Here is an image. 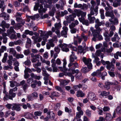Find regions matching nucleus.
I'll list each match as a JSON object with an SVG mask.
<instances>
[{
    "mask_svg": "<svg viewBox=\"0 0 121 121\" xmlns=\"http://www.w3.org/2000/svg\"><path fill=\"white\" fill-rule=\"evenodd\" d=\"M38 3H35V5L34 7V10L36 11L38 9L39 13L41 15H42L43 13L45 12L47 10V9H43L42 4H39V3H41L42 4L44 3L43 0H38Z\"/></svg>",
    "mask_w": 121,
    "mask_h": 121,
    "instance_id": "1",
    "label": "nucleus"
},
{
    "mask_svg": "<svg viewBox=\"0 0 121 121\" xmlns=\"http://www.w3.org/2000/svg\"><path fill=\"white\" fill-rule=\"evenodd\" d=\"M113 50V48L112 46H111L110 48L108 49H105L104 48L101 49V50H98L96 51L95 55L96 56H100L101 58L102 59L103 58V54L101 53V52H106L108 53L112 52Z\"/></svg>",
    "mask_w": 121,
    "mask_h": 121,
    "instance_id": "2",
    "label": "nucleus"
},
{
    "mask_svg": "<svg viewBox=\"0 0 121 121\" xmlns=\"http://www.w3.org/2000/svg\"><path fill=\"white\" fill-rule=\"evenodd\" d=\"M39 33L40 34V36L42 38L43 40H46L48 38L49 36H51L52 33L51 31H49L46 32L45 31L39 30Z\"/></svg>",
    "mask_w": 121,
    "mask_h": 121,
    "instance_id": "3",
    "label": "nucleus"
},
{
    "mask_svg": "<svg viewBox=\"0 0 121 121\" xmlns=\"http://www.w3.org/2000/svg\"><path fill=\"white\" fill-rule=\"evenodd\" d=\"M61 26V25L60 23H56L55 24V28L53 27L52 28V30L53 32H54L56 29V30L55 31V33L57 34V36L59 38L60 37L61 35L60 34V31L58 29L60 28Z\"/></svg>",
    "mask_w": 121,
    "mask_h": 121,
    "instance_id": "4",
    "label": "nucleus"
},
{
    "mask_svg": "<svg viewBox=\"0 0 121 121\" xmlns=\"http://www.w3.org/2000/svg\"><path fill=\"white\" fill-rule=\"evenodd\" d=\"M76 14L73 13L69 15L66 16L65 18L67 22L70 23L74 20V18L76 17Z\"/></svg>",
    "mask_w": 121,
    "mask_h": 121,
    "instance_id": "5",
    "label": "nucleus"
},
{
    "mask_svg": "<svg viewBox=\"0 0 121 121\" xmlns=\"http://www.w3.org/2000/svg\"><path fill=\"white\" fill-rule=\"evenodd\" d=\"M62 42V40H59V42L60 43V44H59V47L61 48L63 51L66 52H68L69 51V49L67 48L68 46V45L66 44H61Z\"/></svg>",
    "mask_w": 121,
    "mask_h": 121,
    "instance_id": "6",
    "label": "nucleus"
},
{
    "mask_svg": "<svg viewBox=\"0 0 121 121\" xmlns=\"http://www.w3.org/2000/svg\"><path fill=\"white\" fill-rule=\"evenodd\" d=\"M92 32L94 37V38L92 39L93 40H95L94 39L95 38H97L99 40L103 39V38L102 35L96 30H94L92 31Z\"/></svg>",
    "mask_w": 121,
    "mask_h": 121,
    "instance_id": "7",
    "label": "nucleus"
},
{
    "mask_svg": "<svg viewBox=\"0 0 121 121\" xmlns=\"http://www.w3.org/2000/svg\"><path fill=\"white\" fill-rule=\"evenodd\" d=\"M98 7L97 6H96L95 9L94 8H92V7H91L90 9V13L88 14H90L91 16L93 15L96 16L98 13Z\"/></svg>",
    "mask_w": 121,
    "mask_h": 121,
    "instance_id": "8",
    "label": "nucleus"
},
{
    "mask_svg": "<svg viewBox=\"0 0 121 121\" xmlns=\"http://www.w3.org/2000/svg\"><path fill=\"white\" fill-rule=\"evenodd\" d=\"M83 61L88 66L89 69L92 68V65L91 63V60L90 59H87L85 57H83L82 59Z\"/></svg>",
    "mask_w": 121,
    "mask_h": 121,
    "instance_id": "9",
    "label": "nucleus"
},
{
    "mask_svg": "<svg viewBox=\"0 0 121 121\" xmlns=\"http://www.w3.org/2000/svg\"><path fill=\"white\" fill-rule=\"evenodd\" d=\"M87 97L89 99L91 100H94L97 99V97L95 94L92 92L88 93L87 95Z\"/></svg>",
    "mask_w": 121,
    "mask_h": 121,
    "instance_id": "10",
    "label": "nucleus"
},
{
    "mask_svg": "<svg viewBox=\"0 0 121 121\" xmlns=\"http://www.w3.org/2000/svg\"><path fill=\"white\" fill-rule=\"evenodd\" d=\"M111 3H113V6L115 7H116L121 5L120 1L121 0H108Z\"/></svg>",
    "mask_w": 121,
    "mask_h": 121,
    "instance_id": "11",
    "label": "nucleus"
},
{
    "mask_svg": "<svg viewBox=\"0 0 121 121\" xmlns=\"http://www.w3.org/2000/svg\"><path fill=\"white\" fill-rule=\"evenodd\" d=\"M76 14L78 17H79L81 16V18H84V17L86 16V13L85 12H83L82 11H79L77 10L76 11Z\"/></svg>",
    "mask_w": 121,
    "mask_h": 121,
    "instance_id": "12",
    "label": "nucleus"
},
{
    "mask_svg": "<svg viewBox=\"0 0 121 121\" xmlns=\"http://www.w3.org/2000/svg\"><path fill=\"white\" fill-rule=\"evenodd\" d=\"M74 72L76 73L75 77L77 79H80L82 78L81 73V72H79L78 70H76L74 71L73 70L72 73L73 74Z\"/></svg>",
    "mask_w": 121,
    "mask_h": 121,
    "instance_id": "13",
    "label": "nucleus"
},
{
    "mask_svg": "<svg viewBox=\"0 0 121 121\" xmlns=\"http://www.w3.org/2000/svg\"><path fill=\"white\" fill-rule=\"evenodd\" d=\"M25 67L26 69L24 70L25 74L24 77L25 78H26L30 76V75L28 73H30L31 72V71L30 69L28 68H26V67Z\"/></svg>",
    "mask_w": 121,
    "mask_h": 121,
    "instance_id": "14",
    "label": "nucleus"
},
{
    "mask_svg": "<svg viewBox=\"0 0 121 121\" xmlns=\"http://www.w3.org/2000/svg\"><path fill=\"white\" fill-rule=\"evenodd\" d=\"M21 106V105L20 104H13L12 109L13 110H15L17 111H19L21 109L20 108Z\"/></svg>",
    "mask_w": 121,
    "mask_h": 121,
    "instance_id": "15",
    "label": "nucleus"
},
{
    "mask_svg": "<svg viewBox=\"0 0 121 121\" xmlns=\"http://www.w3.org/2000/svg\"><path fill=\"white\" fill-rule=\"evenodd\" d=\"M109 11H107L105 13V16L106 17H110L111 18H113L114 17L113 12L112 10H109Z\"/></svg>",
    "mask_w": 121,
    "mask_h": 121,
    "instance_id": "16",
    "label": "nucleus"
},
{
    "mask_svg": "<svg viewBox=\"0 0 121 121\" xmlns=\"http://www.w3.org/2000/svg\"><path fill=\"white\" fill-rule=\"evenodd\" d=\"M79 20L83 24L85 25L86 26H88L89 24L88 21L87 20H85L84 18L79 17Z\"/></svg>",
    "mask_w": 121,
    "mask_h": 121,
    "instance_id": "17",
    "label": "nucleus"
},
{
    "mask_svg": "<svg viewBox=\"0 0 121 121\" xmlns=\"http://www.w3.org/2000/svg\"><path fill=\"white\" fill-rule=\"evenodd\" d=\"M91 5L90 3H87V4L85 3H83L82 4V6L80 8L81 9L84 10H87L89 7Z\"/></svg>",
    "mask_w": 121,
    "mask_h": 121,
    "instance_id": "18",
    "label": "nucleus"
},
{
    "mask_svg": "<svg viewBox=\"0 0 121 121\" xmlns=\"http://www.w3.org/2000/svg\"><path fill=\"white\" fill-rule=\"evenodd\" d=\"M83 111H80L77 112L76 117L74 118V121H77V119L80 118L81 117V115H83Z\"/></svg>",
    "mask_w": 121,
    "mask_h": 121,
    "instance_id": "19",
    "label": "nucleus"
},
{
    "mask_svg": "<svg viewBox=\"0 0 121 121\" xmlns=\"http://www.w3.org/2000/svg\"><path fill=\"white\" fill-rule=\"evenodd\" d=\"M39 58H40L41 59H42V56L38 54L35 55L34 57L31 60L32 62L33 63L36 62Z\"/></svg>",
    "mask_w": 121,
    "mask_h": 121,
    "instance_id": "20",
    "label": "nucleus"
},
{
    "mask_svg": "<svg viewBox=\"0 0 121 121\" xmlns=\"http://www.w3.org/2000/svg\"><path fill=\"white\" fill-rule=\"evenodd\" d=\"M25 33L27 35L29 34L31 36L33 35H35L36 36H38L39 35L36 32H35L34 33L33 31H30L28 30H25Z\"/></svg>",
    "mask_w": 121,
    "mask_h": 121,
    "instance_id": "21",
    "label": "nucleus"
},
{
    "mask_svg": "<svg viewBox=\"0 0 121 121\" xmlns=\"http://www.w3.org/2000/svg\"><path fill=\"white\" fill-rule=\"evenodd\" d=\"M53 40L52 39L49 40L48 43L47 44V48L48 49H49L50 47H53L54 46V44L53 43Z\"/></svg>",
    "mask_w": 121,
    "mask_h": 121,
    "instance_id": "22",
    "label": "nucleus"
},
{
    "mask_svg": "<svg viewBox=\"0 0 121 121\" xmlns=\"http://www.w3.org/2000/svg\"><path fill=\"white\" fill-rule=\"evenodd\" d=\"M69 80H66L63 79H60V85L61 86H64L67 85L69 82Z\"/></svg>",
    "mask_w": 121,
    "mask_h": 121,
    "instance_id": "23",
    "label": "nucleus"
},
{
    "mask_svg": "<svg viewBox=\"0 0 121 121\" xmlns=\"http://www.w3.org/2000/svg\"><path fill=\"white\" fill-rule=\"evenodd\" d=\"M107 68L109 70L112 71H114V65L110 63L109 64H108L106 66Z\"/></svg>",
    "mask_w": 121,
    "mask_h": 121,
    "instance_id": "24",
    "label": "nucleus"
},
{
    "mask_svg": "<svg viewBox=\"0 0 121 121\" xmlns=\"http://www.w3.org/2000/svg\"><path fill=\"white\" fill-rule=\"evenodd\" d=\"M7 52L10 54H13V56H15L16 54V51L13 48H10L8 49Z\"/></svg>",
    "mask_w": 121,
    "mask_h": 121,
    "instance_id": "25",
    "label": "nucleus"
},
{
    "mask_svg": "<svg viewBox=\"0 0 121 121\" xmlns=\"http://www.w3.org/2000/svg\"><path fill=\"white\" fill-rule=\"evenodd\" d=\"M120 39L118 36V34L117 33L115 32L114 33V37L111 39V40L112 42H115L117 40H119Z\"/></svg>",
    "mask_w": 121,
    "mask_h": 121,
    "instance_id": "26",
    "label": "nucleus"
},
{
    "mask_svg": "<svg viewBox=\"0 0 121 121\" xmlns=\"http://www.w3.org/2000/svg\"><path fill=\"white\" fill-rule=\"evenodd\" d=\"M88 19L90 23H93L94 22L95 18L94 17H91L90 14L88 15Z\"/></svg>",
    "mask_w": 121,
    "mask_h": 121,
    "instance_id": "27",
    "label": "nucleus"
},
{
    "mask_svg": "<svg viewBox=\"0 0 121 121\" xmlns=\"http://www.w3.org/2000/svg\"><path fill=\"white\" fill-rule=\"evenodd\" d=\"M12 33H15L16 32L13 29V27H10V29L7 30V34L8 36H9Z\"/></svg>",
    "mask_w": 121,
    "mask_h": 121,
    "instance_id": "28",
    "label": "nucleus"
},
{
    "mask_svg": "<svg viewBox=\"0 0 121 121\" xmlns=\"http://www.w3.org/2000/svg\"><path fill=\"white\" fill-rule=\"evenodd\" d=\"M77 95L78 97H83L85 96V95L81 90H79L77 92Z\"/></svg>",
    "mask_w": 121,
    "mask_h": 121,
    "instance_id": "29",
    "label": "nucleus"
},
{
    "mask_svg": "<svg viewBox=\"0 0 121 121\" xmlns=\"http://www.w3.org/2000/svg\"><path fill=\"white\" fill-rule=\"evenodd\" d=\"M59 94L57 92H53L51 93V96L50 97L52 99H53V97H57L59 96Z\"/></svg>",
    "mask_w": 121,
    "mask_h": 121,
    "instance_id": "30",
    "label": "nucleus"
},
{
    "mask_svg": "<svg viewBox=\"0 0 121 121\" xmlns=\"http://www.w3.org/2000/svg\"><path fill=\"white\" fill-rule=\"evenodd\" d=\"M99 70L96 71V72H94L91 74V75L92 76H97L98 77H101V73H100V72L99 71Z\"/></svg>",
    "mask_w": 121,
    "mask_h": 121,
    "instance_id": "31",
    "label": "nucleus"
},
{
    "mask_svg": "<svg viewBox=\"0 0 121 121\" xmlns=\"http://www.w3.org/2000/svg\"><path fill=\"white\" fill-rule=\"evenodd\" d=\"M109 94V92H107L106 91H103L101 92L99 95H101L103 97H105L106 98Z\"/></svg>",
    "mask_w": 121,
    "mask_h": 121,
    "instance_id": "32",
    "label": "nucleus"
},
{
    "mask_svg": "<svg viewBox=\"0 0 121 121\" xmlns=\"http://www.w3.org/2000/svg\"><path fill=\"white\" fill-rule=\"evenodd\" d=\"M114 22H113L112 19H109V21L110 22L111 24H113L115 25H117L118 24V21L117 19L116 18H114Z\"/></svg>",
    "mask_w": 121,
    "mask_h": 121,
    "instance_id": "33",
    "label": "nucleus"
},
{
    "mask_svg": "<svg viewBox=\"0 0 121 121\" xmlns=\"http://www.w3.org/2000/svg\"><path fill=\"white\" fill-rule=\"evenodd\" d=\"M103 22L104 21H103L101 22H100L99 20L97 19L95 21V22L96 23L95 25H96L99 26H100L104 24V23Z\"/></svg>",
    "mask_w": 121,
    "mask_h": 121,
    "instance_id": "34",
    "label": "nucleus"
},
{
    "mask_svg": "<svg viewBox=\"0 0 121 121\" xmlns=\"http://www.w3.org/2000/svg\"><path fill=\"white\" fill-rule=\"evenodd\" d=\"M112 118V117L110 114L108 113L106 114L105 119L107 121H110L111 120Z\"/></svg>",
    "mask_w": 121,
    "mask_h": 121,
    "instance_id": "35",
    "label": "nucleus"
},
{
    "mask_svg": "<svg viewBox=\"0 0 121 121\" xmlns=\"http://www.w3.org/2000/svg\"><path fill=\"white\" fill-rule=\"evenodd\" d=\"M47 114L49 115H50V118L51 119H53L55 117V114L53 112H48L47 113Z\"/></svg>",
    "mask_w": 121,
    "mask_h": 121,
    "instance_id": "36",
    "label": "nucleus"
},
{
    "mask_svg": "<svg viewBox=\"0 0 121 121\" xmlns=\"http://www.w3.org/2000/svg\"><path fill=\"white\" fill-rule=\"evenodd\" d=\"M30 75L31 77L32 78H33L38 80H39L40 79V76H38L36 75H35L33 73H31Z\"/></svg>",
    "mask_w": 121,
    "mask_h": 121,
    "instance_id": "37",
    "label": "nucleus"
},
{
    "mask_svg": "<svg viewBox=\"0 0 121 121\" xmlns=\"http://www.w3.org/2000/svg\"><path fill=\"white\" fill-rule=\"evenodd\" d=\"M55 88L57 90L62 92L63 94H65L64 91L61 88V87L58 86H56Z\"/></svg>",
    "mask_w": 121,
    "mask_h": 121,
    "instance_id": "38",
    "label": "nucleus"
},
{
    "mask_svg": "<svg viewBox=\"0 0 121 121\" xmlns=\"http://www.w3.org/2000/svg\"><path fill=\"white\" fill-rule=\"evenodd\" d=\"M9 82L10 83V86L11 87H13L15 86H17V85L18 84L16 81H10Z\"/></svg>",
    "mask_w": 121,
    "mask_h": 121,
    "instance_id": "39",
    "label": "nucleus"
},
{
    "mask_svg": "<svg viewBox=\"0 0 121 121\" xmlns=\"http://www.w3.org/2000/svg\"><path fill=\"white\" fill-rule=\"evenodd\" d=\"M39 17V14H37L34 16H31L30 17V18L33 20H35L37 19Z\"/></svg>",
    "mask_w": 121,
    "mask_h": 121,
    "instance_id": "40",
    "label": "nucleus"
},
{
    "mask_svg": "<svg viewBox=\"0 0 121 121\" xmlns=\"http://www.w3.org/2000/svg\"><path fill=\"white\" fill-rule=\"evenodd\" d=\"M82 87V85L81 84H79L78 85H76L73 86V88L75 91H76L81 88Z\"/></svg>",
    "mask_w": 121,
    "mask_h": 121,
    "instance_id": "41",
    "label": "nucleus"
},
{
    "mask_svg": "<svg viewBox=\"0 0 121 121\" xmlns=\"http://www.w3.org/2000/svg\"><path fill=\"white\" fill-rule=\"evenodd\" d=\"M42 73L43 75L44 76V77L43 78V79L44 80L48 79V77L49 75L47 73V72H42Z\"/></svg>",
    "mask_w": 121,
    "mask_h": 121,
    "instance_id": "42",
    "label": "nucleus"
},
{
    "mask_svg": "<svg viewBox=\"0 0 121 121\" xmlns=\"http://www.w3.org/2000/svg\"><path fill=\"white\" fill-rule=\"evenodd\" d=\"M113 84V83H111L110 82H106L105 87L107 89H108L110 88V86L112 85Z\"/></svg>",
    "mask_w": 121,
    "mask_h": 121,
    "instance_id": "43",
    "label": "nucleus"
},
{
    "mask_svg": "<svg viewBox=\"0 0 121 121\" xmlns=\"http://www.w3.org/2000/svg\"><path fill=\"white\" fill-rule=\"evenodd\" d=\"M31 61H30V59H28L26 60L24 62V64L26 65H27L28 66H30L31 64Z\"/></svg>",
    "mask_w": 121,
    "mask_h": 121,
    "instance_id": "44",
    "label": "nucleus"
},
{
    "mask_svg": "<svg viewBox=\"0 0 121 121\" xmlns=\"http://www.w3.org/2000/svg\"><path fill=\"white\" fill-rule=\"evenodd\" d=\"M8 56V54L5 53L4 54V57L2 60V61L3 63H4L6 62Z\"/></svg>",
    "mask_w": 121,
    "mask_h": 121,
    "instance_id": "45",
    "label": "nucleus"
},
{
    "mask_svg": "<svg viewBox=\"0 0 121 121\" xmlns=\"http://www.w3.org/2000/svg\"><path fill=\"white\" fill-rule=\"evenodd\" d=\"M12 27H13V29L14 28L15 30H18L21 27L20 24L19 23H17L15 26Z\"/></svg>",
    "mask_w": 121,
    "mask_h": 121,
    "instance_id": "46",
    "label": "nucleus"
},
{
    "mask_svg": "<svg viewBox=\"0 0 121 121\" xmlns=\"http://www.w3.org/2000/svg\"><path fill=\"white\" fill-rule=\"evenodd\" d=\"M67 47L71 48V49L74 51H76L77 50V48L76 47L73 46L71 44L68 45Z\"/></svg>",
    "mask_w": 121,
    "mask_h": 121,
    "instance_id": "47",
    "label": "nucleus"
},
{
    "mask_svg": "<svg viewBox=\"0 0 121 121\" xmlns=\"http://www.w3.org/2000/svg\"><path fill=\"white\" fill-rule=\"evenodd\" d=\"M31 95L33 96L34 98H36L38 97V94L37 92H34L32 93Z\"/></svg>",
    "mask_w": 121,
    "mask_h": 121,
    "instance_id": "48",
    "label": "nucleus"
},
{
    "mask_svg": "<svg viewBox=\"0 0 121 121\" xmlns=\"http://www.w3.org/2000/svg\"><path fill=\"white\" fill-rule=\"evenodd\" d=\"M86 114L89 117H90L91 116V112L89 109H87L86 110Z\"/></svg>",
    "mask_w": 121,
    "mask_h": 121,
    "instance_id": "49",
    "label": "nucleus"
},
{
    "mask_svg": "<svg viewBox=\"0 0 121 121\" xmlns=\"http://www.w3.org/2000/svg\"><path fill=\"white\" fill-rule=\"evenodd\" d=\"M63 68L66 71L67 70V69L65 67V66L67 62L66 60L65 59H63Z\"/></svg>",
    "mask_w": 121,
    "mask_h": 121,
    "instance_id": "50",
    "label": "nucleus"
},
{
    "mask_svg": "<svg viewBox=\"0 0 121 121\" xmlns=\"http://www.w3.org/2000/svg\"><path fill=\"white\" fill-rule=\"evenodd\" d=\"M67 74L68 76L70 77L71 81L73 82L74 80V76L72 75V74L71 73H68Z\"/></svg>",
    "mask_w": 121,
    "mask_h": 121,
    "instance_id": "51",
    "label": "nucleus"
},
{
    "mask_svg": "<svg viewBox=\"0 0 121 121\" xmlns=\"http://www.w3.org/2000/svg\"><path fill=\"white\" fill-rule=\"evenodd\" d=\"M84 50V48L82 46H80L78 47V51L79 52L81 53L83 52Z\"/></svg>",
    "mask_w": 121,
    "mask_h": 121,
    "instance_id": "52",
    "label": "nucleus"
},
{
    "mask_svg": "<svg viewBox=\"0 0 121 121\" xmlns=\"http://www.w3.org/2000/svg\"><path fill=\"white\" fill-rule=\"evenodd\" d=\"M68 12L66 10H65L64 11H61V12L60 16L61 17H63L65 15L68 14Z\"/></svg>",
    "mask_w": 121,
    "mask_h": 121,
    "instance_id": "53",
    "label": "nucleus"
},
{
    "mask_svg": "<svg viewBox=\"0 0 121 121\" xmlns=\"http://www.w3.org/2000/svg\"><path fill=\"white\" fill-rule=\"evenodd\" d=\"M60 103H57L55 105V109L56 110L60 108Z\"/></svg>",
    "mask_w": 121,
    "mask_h": 121,
    "instance_id": "54",
    "label": "nucleus"
},
{
    "mask_svg": "<svg viewBox=\"0 0 121 121\" xmlns=\"http://www.w3.org/2000/svg\"><path fill=\"white\" fill-rule=\"evenodd\" d=\"M27 98L29 101H31L33 100L34 99L31 95H28L27 96Z\"/></svg>",
    "mask_w": 121,
    "mask_h": 121,
    "instance_id": "55",
    "label": "nucleus"
},
{
    "mask_svg": "<svg viewBox=\"0 0 121 121\" xmlns=\"http://www.w3.org/2000/svg\"><path fill=\"white\" fill-rule=\"evenodd\" d=\"M15 56L16 58L17 59H18L19 58H22L24 57V56L23 54H16Z\"/></svg>",
    "mask_w": 121,
    "mask_h": 121,
    "instance_id": "56",
    "label": "nucleus"
},
{
    "mask_svg": "<svg viewBox=\"0 0 121 121\" xmlns=\"http://www.w3.org/2000/svg\"><path fill=\"white\" fill-rule=\"evenodd\" d=\"M81 6H82V4H78L77 3H75L74 5V7L75 8H80Z\"/></svg>",
    "mask_w": 121,
    "mask_h": 121,
    "instance_id": "57",
    "label": "nucleus"
},
{
    "mask_svg": "<svg viewBox=\"0 0 121 121\" xmlns=\"http://www.w3.org/2000/svg\"><path fill=\"white\" fill-rule=\"evenodd\" d=\"M34 115L36 116H40L42 114V112L40 111H37L35 112L34 113Z\"/></svg>",
    "mask_w": 121,
    "mask_h": 121,
    "instance_id": "58",
    "label": "nucleus"
},
{
    "mask_svg": "<svg viewBox=\"0 0 121 121\" xmlns=\"http://www.w3.org/2000/svg\"><path fill=\"white\" fill-rule=\"evenodd\" d=\"M81 37L85 41H86L87 39V36L84 35V33H82L81 35Z\"/></svg>",
    "mask_w": 121,
    "mask_h": 121,
    "instance_id": "59",
    "label": "nucleus"
},
{
    "mask_svg": "<svg viewBox=\"0 0 121 121\" xmlns=\"http://www.w3.org/2000/svg\"><path fill=\"white\" fill-rule=\"evenodd\" d=\"M9 37L11 39H17V37L16 35L15 34H12L11 35H10Z\"/></svg>",
    "mask_w": 121,
    "mask_h": 121,
    "instance_id": "60",
    "label": "nucleus"
},
{
    "mask_svg": "<svg viewBox=\"0 0 121 121\" xmlns=\"http://www.w3.org/2000/svg\"><path fill=\"white\" fill-rule=\"evenodd\" d=\"M16 96V94L15 93H13L11 95H9V98L11 99H13V98H14Z\"/></svg>",
    "mask_w": 121,
    "mask_h": 121,
    "instance_id": "61",
    "label": "nucleus"
},
{
    "mask_svg": "<svg viewBox=\"0 0 121 121\" xmlns=\"http://www.w3.org/2000/svg\"><path fill=\"white\" fill-rule=\"evenodd\" d=\"M8 62L9 66V68L11 69H12L13 68V67L12 66V60H8Z\"/></svg>",
    "mask_w": 121,
    "mask_h": 121,
    "instance_id": "62",
    "label": "nucleus"
},
{
    "mask_svg": "<svg viewBox=\"0 0 121 121\" xmlns=\"http://www.w3.org/2000/svg\"><path fill=\"white\" fill-rule=\"evenodd\" d=\"M90 3L92 5L91 7L92 8H94V6H95L96 4V3L94 0H91L90 2Z\"/></svg>",
    "mask_w": 121,
    "mask_h": 121,
    "instance_id": "63",
    "label": "nucleus"
},
{
    "mask_svg": "<svg viewBox=\"0 0 121 121\" xmlns=\"http://www.w3.org/2000/svg\"><path fill=\"white\" fill-rule=\"evenodd\" d=\"M25 84V81L23 80L20 82V83H18V84L16 85L17 86H19L21 85H22L23 86V85Z\"/></svg>",
    "mask_w": 121,
    "mask_h": 121,
    "instance_id": "64",
    "label": "nucleus"
}]
</instances>
